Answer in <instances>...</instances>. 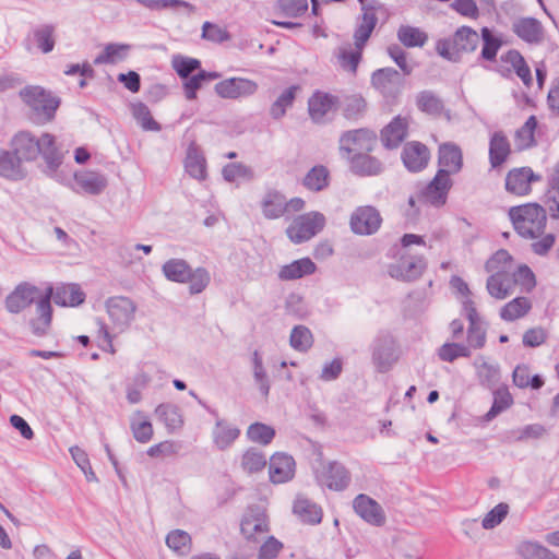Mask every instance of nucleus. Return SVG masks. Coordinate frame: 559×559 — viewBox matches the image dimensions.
<instances>
[{
    "label": "nucleus",
    "mask_w": 559,
    "mask_h": 559,
    "mask_svg": "<svg viewBox=\"0 0 559 559\" xmlns=\"http://www.w3.org/2000/svg\"><path fill=\"white\" fill-rule=\"evenodd\" d=\"M508 214L514 230L521 237L535 239L544 234L547 214L540 204L532 202L512 206Z\"/></svg>",
    "instance_id": "nucleus-1"
},
{
    "label": "nucleus",
    "mask_w": 559,
    "mask_h": 559,
    "mask_svg": "<svg viewBox=\"0 0 559 559\" xmlns=\"http://www.w3.org/2000/svg\"><path fill=\"white\" fill-rule=\"evenodd\" d=\"M22 102L32 110V120L44 124L55 119L61 99L40 85H26L19 92Z\"/></svg>",
    "instance_id": "nucleus-2"
},
{
    "label": "nucleus",
    "mask_w": 559,
    "mask_h": 559,
    "mask_svg": "<svg viewBox=\"0 0 559 559\" xmlns=\"http://www.w3.org/2000/svg\"><path fill=\"white\" fill-rule=\"evenodd\" d=\"M164 276L175 283H189L190 295L201 294L210 284L211 275L205 267L193 270L183 259L173 258L167 260L163 266Z\"/></svg>",
    "instance_id": "nucleus-3"
},
{
    "label": "nucleus",
    "mask_w": 559,
    "mask_h": 559,
    "mask_svg": "<svg viewBox=\"0 0 559 559\" xmlns=\"http://www.w3.org/2000/svg\"><path fill=\"white\" fill-rule=\"evenodd\" d=\"M480 37L471 26L459 27L451 37L440 38L436 43L437 52L448 61L460 62L463 53L474 52Z\"/></svg>",
    "instance_id": "nucleus-4"
},
{
    "label": "nucleus",
    "mask_w": 559,
    "mask_h": 559,
    "mask_svg": "<svg viewBox=\"0 0 559 559\" xmlns=\"http://www.w3.org/2000/svg\"><path fill=\"white\" fill-rule=\"evenodd\" d=\"M370 350L372 364L380 373L390 371L400 357L396 340L384 330L378 332L370 345Z\"/></svg>",
    "instance_id": "nucleus-5"
},
{
    "label": "nucleus",
    "mask_w": 559,
    "mask_h": 559,
    "mask_svg": "<svg viewBox=\"0 0 559 559\" xmlns=\"http://www.w3.org/2000/svg\"><path fill=\"white\" fill-rule=\"evenodd\" d=\"M396 254H400V259L388 266V274L392 278L413 282L421 276L427 266L424 257H407L405 253H401V249L397 246H394L390 249L388 255L395 257Z\"/></svg>",
    "instance_id": "nucleus-6"
},
{
    "label": "nucleus",
    "mask_w": 559,
    "mask_h": 559,
    "mask_svg": "<svg viewBox=\"0 0 559 559\" xmlns=\"http://www.w3.org/2000/svg\"><path fill=\"white\" fill-rule=\"evenodd\" d=\"M338 143L343 157L356 152H373L378 144V135L369 128L347 130L341 134Z\"/></svg>",
    "instance_id": "nucleus-7"
},
{
    "label": "nucleus",
    "mask_w": 559,
    "mask_h": 559,
    "mask_svg": "<svg viewBox=\"0 0 559 559\" xmlns=\"http://www.w3.org/2000/svg\"><path fill=\"white\" fill-rule=\"evenodd\" d=\"M325 226V217L320 212L300 215L286 229V235L294 243H302L319 234Z\"/></svg>",
    "instance_id": "nucleus-8"
},
{
    "label": "nucleus",
    "mask_w": 559,
    "mask_h": 559,
    "mask_svg": "<svg viewBox=\"0 0 559 559\" xmlns=\"http://www.w3.org/2000/svg\"><path fill=\"white\" fill-rule=\"evenodd\" d=\"M453 186L449 171L438 169L435 177L419 191L418 199L435 207L443 206Z\"/></svg>",
    "instance_id": "nucleus-9"
},
{
    "label": "nucleus",
    "mask_w": 559,
    "mask_h": 559,
    "mask_svg": "<svg viewBox=\"0 0 559 559\" xmlns=\"http://www.w3.org/2000/svg\"><path fill=\"white\" fill-rule=\"evenodd\" d=\"M314 477L320 486H325L330 490L343 491L352 480L350 472L346 466L337 461H330L322 464L321 469L314 471Z\"/></svg>",
    "instance_id": "nucleus-10"
},
{
    "label": "nucleus",
    "mask_w": 559,
    "mask_h": 559,
    "mask_svg": "<svg viewBox=\"0 0 559 559\" xmlns=\"http://www.w3.org/2000/svg\"><path fill=\"white\" fill-rule=\"evenodd\" d=\"M382 224L380 212L372 205H362L355 209L349 218V226L354 234L371 236Z\"/></svg>",
    "instance_id": "nucleus-11"
},
{
    "label": "nucleus",
    "mask_w": 559,
    "mask_h": 559,
    "mask_svg": "<svg viewBox=\"0 0 559 559\" xmlns=\"http://www.w3.org/2000/svg\"><path fill=\"white\" fill-rule=\"evenodd\" d=\"M259 85L255 81L233 76L215 84V93L223 99L248 98L258 92Z\"/></svg>",
    "instance_id": "nucleus-12"
},
{
    "label": "nucleus",
    "mask_w": 559,
    "mask_h": 559,
    "mask_svg": "<svg viewBox=\"0 0 559 559\" xmlns=\"http://www.w3.org/2000/svg\"><path fill=\"white\" fill-rule=\"evenodd\" d=\"M270 531L269 516L265 508L250 504L240 522V532L247 540H255V534Z\"/></svg>",
    "instance_id": "nucleus-13"
},
{
    "label": "nucleus",
    "mask_w": 559,
    "mask_h": 559,
    "mask_svg": "<svg viewBox=\"0 0 559 559\" xmlns=\"http://www.w3.org/2000/svg\"><path fill=\"white\" fill-rule=\"evenodd\" d=\"M52 286H48L43 295L36 296V313L37 318L29 320L32 333L37 337H43L48 334V330L52 321V307L51 297Z\"/></svg>",
    "instance_id": "nucleus-14"
},
{
    "label": "nucleus",
    "mask_w": 559,
    "mask_h": 559,
    "mask_svg": "<svg viewBox=\"0 0 559 559\" xmlns=\"http://www.w3.org/2000/svg\"><path fill=\"white\" fill-rule=\"evenodd\" d=\"M542 176L535 174L531 167L513 168L506 176V190L514 195H527L532 191V183L539 181Z\"/></svg>",
    "instance_id": "nucleus-15"
},
{
    "label": "nucleus",
    "mask_w": 559,
    "mask_h": 559,
    "mask_svg": "<svg viewBox=\"0 0 559 559\" xmlns=\"http://www.w3.org/2000/svg\"><path fill=\"white\" fill-rule=\"evenodd\" d=\"M38 294L37 286L28 282H22L5 297V309L13 314L21 313L36 301Z\"/></svg>",
    "instance_id": "nucleus-16"
},
{
    "label": "nucleus",
    "mask_w": 559,
    "mask_h": 559,
    "mask_svg": "<svg viewBox=\"0 0 559 559\" xmlns=\"http://www.w3.org/2000/svg\"><path fill=\"white\" fill-rule=\"evenodd\" d=\"M10 147L22 163L34 162L40 154V138H36L31 131L22 130L11 138Z\"/></svg>",
    "instance_id": "nucleus-17"
},
{
    "label": "nucleus",
    "mask_w": 559,
    "mask_h": 559,
    "mask_svg": "<svg viewBox=\"0 0 559 559\" xmlns=\"http://www.w3.org/2000/svg\"><path fill=\"white\" fill-rule=\"evenodd\" d=\"M401 159L408 171L420 173L428 166L430 151L426 144L419 141H411L405 143Z\"/></svg>",
    "instance_id": "nucleus-18"
},
{
    "label": "nucleus",
    "mask_w": 559,
    "mask_h": 559,
    "mask_svg": "<svg viewBox=\"0 0 559 559\" xmlns=\"http://www.w3.org/2000/svg\"><path fill=\"white\" fill-rule=\"evenodd\" d=\"M108 185L107 178L96 171H75L71 189L78 194L99 195Z\"/></svg>",
    "instance_id": "nucleus-19"
},
{
    "label": "nucleus",
    "mask_w": 559,
    "mask_h": 559,
    "mask_svg": "<svg viewBox=\"0 0 559 559\" xmlns=\"http://www.w3.org/2000/svg\"><path fill=\"white\" fill-rule=\"evenodd\" d=\"M370 153L356 152L355 154L345 155L352 174L358 177H374L383 173V163Z\"/></svg>",
    "instance_id": "nucleus-20"
},
{
    "label": "nucleus",
    "mask_w": 559,
    "mask_h": 559,
    "mask_svg": "<svg viewBox=\"0 0 559 559\" xmlns=\"http://www.w3.org/2000/svg\"><path fill=\"white\" fill-rule=\"evenodd\" d=\"M106 309L111 321L124 328L134 319L136 305L129 297L114 296L106 300Z\"/></svg>",
    "instance_id": "nucleus-21"
},
{
    "label": "nucleus",
    "mask_w": 559,
    "mask_h": 559,
    "mask_svg": "<svg viewBox=\"0 0 559 559\" xmlns=\"http://www.w3.org/2000/svg\"><path fill=\"white\" fill-rule=\"evenodd\" d=\"M296 463L292 455L276 452L270 457L269 475L273 484H284L295 476Z\"/></svg>",
    "instance_id": "nucleus-22"
},
{
    "label": "nucleus",
    "mask_w": 559,
    "mask_h": 559,
    "mask_svg": "<svg viewBox=\"0 0 559 559\" xmlns=\"http://www.w3.org/2000/svg\"><path fill=\"white\" fill-rule=\"evenodd\" d=\"M355 512L368 524L381 526L385 523L382 507L365 493H359L353 501Z\"/></svg>",
    "instance_id": "nucleus-23"
},
{
    "label": "nucleus",
    "mask_w": 559,
    "mask_h": 559,
    "mask_svg": "<svg viewBox=\"0 0 559 559\" xmlns=\"http://www.w3.org/2000/svg\"><path fill=\"white\" fill-rule=\"evenodd\" d=\"M338 104L340 97L318 90L308 99L309 116L313 122L321 123L328 112L337 109Z\"/></svg>",
    "instance_id": "nucleus-24"
},
{
    "label": "nucleus",
    "mask_w": 559,
    "mask_h": 559,
    "mask_svg": "<svg viewBox=\"0 0 559 559\" xmlns=\"http://www.w3.org/2000/svg\"><path fill=\"white\" fill-rule=\"evenodd\" d=\"M408 135V120L400 115L395 116L380 131V139L386 150L397 148Z\"/></svg>",
    "instance_id": "nucleus-25"
},
{
    "label": "nucleus",
    "mask_w": 559,
    "mask_h": 559,
    "mask_svg": "<svg viewBox=\"0 0 559 559\" xmlns=\"http://www.w3.org/2000/svg\"><path fill=\"white\" fill-rule=\"evenodd\" d=\"M45 163V173L53 176L63 163V153L59 150L56 143V136L51 133L45 132L40 136V154Z\"/></svg>",
    "instance_id": "nucleus-26"
},
{
    "label": "nucleus",
    "mask_w": 559,
    "mask_h": 559,
    "mask_svg": "<svg viewBox=\"0 0 559 559\" xmlns=\"http://www.w3.org/2000/svg\"><path fill=\"white\" fill-rule=\"evenodd\" d=\"M439 169L449 171V177L457 174L463 167V154L461 147L453 142H444L438 148Z\"/></svg>",
    "instance_id": "nucleus-27"
},
{
    "label": "nucleus",
    "mask_w": 559,
    "mask_h": 559,
    "mask_svg": "<svg viewBox=\"0 0 559 559\" xmlns=\"http://www.w3.org/2000/svg\"><path fill=\"white\" fill-rule=\"evenodd\" d=\"M374 2L372 1V3L362 7L361 22L355 28V47L358 49H364L378 23V17L374 13L377 9Z\"/></svg>",
    "instance_id": "nucleus-28"
},
{
    "label": "nucleus",
    "mask_w": 559,
    "mask_h": 559,
    "mask_svg": "<svg viewBox=\"0 0 559 559\" xmlns=\"http://www.w3.org/2000/svg\"><path fill=\"white\" fill-rule=\"evenodd\" d=\"M513 33L527 44H540L544 39V26L535 17H521L513 23Z\"/></svg>",
    "instance_id": "nucleus-29"
},
{
    "label": "nucleus",
    "mask_w": 559,
    "mask_h": 559,
    "mask_svg": "<svg viewBox=\"0 0 559 559\" xmlns=\"http://www.w3.org/2000/svg\"><path fill=\"white\" fill-rule=\"evenodd\" d=\"M52 300L60 307H78L85 301L86 294L75 283L52 286Z\"/></svg>",
    "instance_id": "nucleus-30"
},
{
    "label": "nucleus",
    "mask_w": 559,
    "mask_h": 559,
    "mask_svg": "<svg viewBox=\"0 0 559 559\" xmlns=\"http://www.w3.org/2000/svg\"><path fill=\"white\" fill-rule=\"evenodd\" d=\"M293 513L297 519L307 525H318L322 522V508L314 501L298 496L293 503Z\"/></svg>",
    "instance_id": "nucleus-31"
},
{
    "label": "nucleus",
    "mask_w": 559,
    "mask_h": 559,
    "mask_svg": "<svg viewBox=\"0 0 559 559\" xmlns=\"http://www.w3.org/2000/svg\"><path fill=\"white\" fill-rule=\"evenodd\" d=\"M27 176L23 163L13 153V150L0 148V177L11 181H20Z\"/></svg>",
    "instance_id": "nucleus-32"
},
{
    "label": "nucleus",
    "mask_w": 559,
    "mask_h": 559,
    "mask_svg": "<svg viewBox=\"0 0 559 559\" xmlns=\"http://www.w3.org/2000/svg\"><path fill=\"white\" fill-rule=\"evenodd\" d=\"M415 104L417 109L423 114L432 117H439L445 114L447 118L450 119V110L445 109L444 102L431 90H424L417 93Z\"/></svg>",
    "instance_id": "nucleus-33"
},
{
    "label": "nucleus",
    "mask_w": 559,
    "mask_h": 559,
    "mask_svg": "<svg viewBox=\"0 0 559 559\" xmlns=\"http://www.w3.org/2000/svg\"><path fill=\"white\" fill-rule=\"evenodd\" d=\"M262 214L266 219H277L287 212L286 197L276 189H269L261 201Z\"/></svg>",
    "instance_id": "nucleus-34"
},
{
    "label": "nucleus",
    "mask_w": 559,
    "mask_h": 559,
    "mask_svg": "<svg viewBox=\"0 0 559 559\" xmlns=\"http://www.w3.org/2000/svg\"><path fill=\"white\" fill-rule=\"evenodd\" d=\"M511 153L508 138L502 131L492 133L489 142V162L492 168L502 166Z\"/></svg>",
    "instance_id": "nucleus-35"
},
{
    "label": "nucleus",
    "mask_w": 559,
    "mask_h": 559,
    "mask_svg": "<svg viewBox=\"0 0 559 559\" xmlns=\"http://www.w3.org/2000/svg\"><path fill=\"white\" fill-rule=\"evenodd\" d=\"M316 270V263L310 258L306 257L283 265L277 276L281 281H295L313 274Z\"/></svg>",
    "instance_id": "nucleus-36"
},
{
    "label": "nucleus",
    "mask_w": 559,
    "mask_h": 559,
    "mask_svg": "<svg viewBox=\"0 0 559 559\" xmlns=\"http://www.w3.org/2000/svg\"><path fill=\"white\" fill-rule=\"evenodd\" d=\"M155 415L162 421L168 433L180 430L185 424L179 406L171 403H162L155 408Z\"/></svg>",
    "instance_id": "nucleus-37"
},
{
    "label": "nucleus",
    "mask_w": 559,
    "mask_h": 559,
    "mask_svg": "<svg viewBox=\"0 0 559 559\" xmlns=\"http://www.w3.org/2000/svg\"><path fill=\"white\" fill-rule=\"evenodd\" d=\"M240 429L229 426L224 419L216 418L215 427L212 431L213 443L219 451L229 449L239 438Z\"/></svg>",
    "instance_id": "nucleus-38"
},
{
    "label": "nucleus",
    "mask_w": 559,
    "mask_h": 559,
    "mask_svg": "<svg viewBox=\"0 0 559 559\" xmlns=\"http://www.w3.org/2000/svg\"><path fill=\"white\" fill-rule=\"evenodd\" d=\"M221 78V73L216 71L200 70L195 74L182 81L185 96L188 100H193L198 97V91L203 84Z\"/></svg>",
    "instance_id": "nucleus-39"
},
{
    "label": "nucleus",
    "mask_w": 559,
    "mask_h": 559,
    "mask_svg": "<svg viewBox=\"0 0 559 559\" xmlns=\"http://www.w3.org/2000/svg\"><path fill=\"white\" fill-rule=\"evenodd\" d=\"M330 171L324 165L311 167L302 179V186L312 192H320L330 185Z\"/></svg>",
    "instance_id": "nucleus-40"
},
{
    "label": "nucleus",
    "mask_w": 559,
    "mask_h": 559,
    "mask_svg": "<svg viewBox=\"0 0 559 559\" xmlns=\"http://www.w3.org/2000/svg\"><path fill=\"white\" fill-rule=\"evenodd\" d=\"M501 61L512 66L515 74L522 80L525 86L530 87L532 85L533 78L531 69L519 50H508L501 56Z\"/></svg>",
    "instance_id": "nucleus-41"
},
{
    "label": "nucleus",
    "mask_w": 559,
    "mask_h": 559,
    "mask_svg": "<svg viewBox=\"0 0 559 559\" xmlns=\"http://www.w3.org/2000/svg\"><path fill=\"white\" fill-rule=\"evenodd\" d=\"M543 201L550 211V216L559 218V162L555 165L552 174L548 177V189Z\"/></svg>",
    "instance_id": "nucleus-42"
},
{
    "label": "nucleus",
    "mask_w": 559,
    "mask_h": 559,
    "mask_svg": "<svg viewBox=\"0 0 559 559\" xmlns=\"http://www.w3.org/2000/svg\"><path fill=\"white\" fill-rule=\"evenodd\" d=\"M186 171L197 180H204L206 174V159L195 146H189L185 162Z\"/></svg>",
    "instance_id": "nucleus-43"
},
{
    "label": "nucleus",
    "mask_w": 559,
    "mask_h": 559,
    "mask_svg": "<svg viewBox=\"0 0 559 559\" xmlns=\"http://www.w3.org/2000/svg\"><path fill=\"white\" fill-rule=\"evenodd\" d=\"M479 36L483 40V47L478 57L479 60L492 62L496 60L498 51L503 45L501 37L493 34L489 27H483Z\"/></svg>",
    "instance_id": "nucleus-44"
},
{
    "label": "nucleus",
    "mask_w": 559,
    "mask_h": 559,
    "mask_svg": "<svg viewBox=\"0 0 559 559\" xmlns=\"http://www.w3.org/2000/svg\"><path fill=\"white\" fill-rule=\"evenodd\" d=\"M337 108L342 109L343 116L347 120L356 121L364 116L367 109V103L359 94L346 95L342 99L340 98Z\"/></svg>",
    "instance_id": "nucleus-45"
},
{
    "label": "nucleus",
    "mask_w": 559,
    "mask_h": 559,
    "mask_svg": "<svg viewBox=\"0 0 559 559\" xmlns=\"http://www.w3.org/2000/svg\"><path fill=\"white\" fill-rule=\"evenodd\" d=\"M131 46L128 44L110 43L94 59V64H114L127 58Z\"/></svg>",
    "instance_id": "nucleus-46"
},
{
    "label": "nucleus",
    "mask_w": 559,
    "mask_h": 559,
    "mask_svg": "<svg viewBox=\"0 0 559 559\" xmlns=\"http://www.w3.org/2000/svg\"><path fill=\"white\" fill-rule=\"evenodd\" d=\"M299 90V85H290L280 94L270 108V115L273 119L280 120L285 116L287 108L294 105Z\"/></svg>",
    "instance_id": "nucleus-47"
},
{
    "label": "nucleus",
    "mask_w": 559,
    "mask_h": 559,
    "mask_svg": "<svg viewBox=\"0 0 559 559\" xmlns=\"http://www.w3.org/2000/svg\"><path fill=\"white\" fill-rule=\"evenodd\" d=\"M396 36L401 44L406 48L424 47L428 40L426 32L421 31L419 27L411 25H401L397 29Z\"/></svg>",
    "instance_id": "nucleus-48"
},
{
    "label": "nucleus",
    "mask_w": 559,
    "mask_h": 559,
    "mask_svg": "<svg viewBox=\"0 0 559 559\" xmlns=\"http://www.w3.org/2000/svg\"><path fill=\"white\" fill-rule=\"evenodd\" d=\"M532 308V304L526 297H515L507 302L500 310V318L504 321L511 322L521 317H524Z\"/></svg>",
    "instance_id": "nucleus-49"
},
{
    "label": "nucleus",
    "mask_w": 559,
    "mask_h": 559,
    "mask_svg": "<svg viewBox=\"0 0 559 559\" xmlns=\"http://www.w3.org/2000/svg\"><path fill=\"white\" fill-rule=\"evenodd\" d=\"M399 79L400 73L396 69L381 68L371 74V85L381 93H386L392 86L399 84Z\"/></svg>",
    "instance_id": "nucleus-50"
},
{
    "label": "nucleus",
    "mask_w": 559,
    "mask_h": 559,
    "mask_svg": "<svg viewBox=\"0 0 559 559\" xmlns=\"http://www.w3.org/2000/svg\"><path fill=\"white\" fill-rule=\"evenodd\" d=\"M313 334L306 325H295L290 332L289 344L299 352L307 353L313 345Z\"/></svg>",
    "instance_id": "nucleus-51"
},
{
    "label": "nucleus",
    "mask_w": 559,
    "mask_h": 559,
    "mask_svg": "<svg viewBox=\"0 0 559 559\" xmlns=\"http://www.w3.org/2000/svg\"><path fill=\"white\" fill-rule=\"evenodd\" d=\"M266 457L258 448L250 447L245 451L241 457V467L248 474H255L266 466Z\"/></svg>",
    "instance_id": "nucleus-52"
},
{
    "label": "nucleus",
    "mask_w": 559,
    "mask_h": 559,
    "mask_svg": "<svg viewBox=\"0 0 559 559\" xmlns=\"http://www.w3.org/2000/svg\"><path fill=\"white\" fill-rule=\"evenodd\" d=\"M171 66L182 81L203 70L199 59L181 55L173 56Z\"/></svg>",
    "instance_id": "nucleus-53"
},
{
    "label": "nucleus",
    "mask_w": 559,
    "mask_h": 559,
    "mask_svg": "<svg viewBox=\"0 0 559 559\" xmlns=\"http://www.w3.org/2000/svg\"><path fill=\"white\" fill-rule=\"evenodd\" d=\"M513 404V397L508 388H500L493 392V401L484 419L490 421Z\"/></svg>",
    "instance_id": "nucleus-54"
},
{
    "label": "nucleus",
    "mask_w": 559,
    "mask_h": 559,
    "mask_svg": "<svg viewBox=\"0 0 559 559\" xmlns=\"http://www.w3.org/2000/svg\"><path fill=\"white\" fill-rule=\"evenodd\" d=\"M246 435L251 442L267 445L275 438L276 431L270 425L255 421L248 427Z\"/></svg>",
    "instance_id": "nucleus-55"
},
{
    "label": "nucleus",
    "mask_w": 559,
    "mask_h": 559,
    "mask_svg": "<svg viewBox=\"0 0 559 559\" xmlns=\"http://www.w3.org/2000/svg\"><path fill=\"white\" fill-rule=\"evenodd\" d=\"M132 115L143 130L155 132L162 130L160 123L153 118L150 108L144 103L138 102L133 104Z\"/></svg>",
    "instance_id": "nucleus-56"
},
{
    "label": "nucleus",
    "mask_w": 559,
    "mask_h": 559,
    "mask_svg": "<svg viewBox=\"0 0 559 559\" xmlns=\"http://www.w3.org/2000/svg\"><path fill=\"white\" fill-rule=\"evenodd\" d=\"M508 277V270L496 271L487 278L486 287L488 294L496 299H504L509 296V287L504 285Z\"/></svg>",
    "instance_id": "nucleus-57"
},
{
    "label": "nucleus",
    "mask_w": 559,
    "mask_h": 559,
    "mask_svg": "<svg viewBox=\"0 0 559 559\" xmlns=\"http://www.w3.org/2000/svg\"><path fill=\"white\" fill-rule=\"evenodd\" d=\"M53 33L55 26L51 24L40 25L33 31L34 40L43 53L53 50L56 44Z\"/></svg>",
    "instance_id": "nucleus-58"
},
{
    "label": "nucleus",
    "mask_w": 559,
    "mask_h": 559,
    "mask_svg": "<svg viewBox=\"0 0 559 559\" xmlns=\"http://www.w3.org/2000/svg\"><path fill=\"white\" fill-rule=\"evenodd\" d=\"M223 178L228 182H235L239 179L250 181L254 177L253 169L242 163H229L222 169Z\"/></svg>",
    "instance_id": "nucleus-59"
},
{
    "label": "nucleus",
    "mask_w": 559,
    "mask_h": 559,
    "mask_svg": "<svg viewBox=\"0 0 559 559\" xmlns=\"http://www.w3.org/2000/svg\"><path fill=\"white\" fill-rule=\"evenodd\" d=\"M337 59L340 67L343 70L348 71L355 75L362 59V49H358L356 47L355 49L340 48Z\"/></svg>",
    "instance_id": "nucleus-60"
},
{
    "label": "nucleus",
    "mask_w": 559,
    "mask_h": 559,
    "mask_svg": "<svg viewBox=\"0 0 559 559\" xmlns=\"http://www.w3.org/2000/svg\"><path fill=\"white\" fill-rule=\"evenodd\" d=\"M471 355V349L466 345L460 343H444L438 349V357L440 360L447 362H453L460 357L468 358Z\"/></svg>",
    "instance_id": "nucleus-61"
},
{
    "label": "nucleus",
    "mask_w": 559,
    "mask_h": 559,
    "mask_svg": "<svg viewBox=\"0 0 559 559\" xmlns=\"http://www.w3.org/2000/svg\"><path fill=\"white\" fill-rule=\"evenodd\" d=\"M519 552L523 559H559L548 548L533 542H525L521 544Z\"/></svg>",
    "instance_id": "nucleus-62"
},
{
    "label": "nucleus",
    "mask_w": 559,
    "mask_h": 559,
    "mask_svg": "<svg viewBox=\"0 0 559 559\" xmlns=\"http://www.w3.org/2000/svg\"><path fill=\"white\" fill-rule=\"evenodd\" d=\"M166 544L174 551L186 555L190 551L191 537L185 531L175 530L166 536Z\"/></svg>",
    "instance_id": "nucleus-63"
},
{
    "label": "nucleus",
    "mask_w": 559,
    "mask_h": 559,
    "mask_svg": "<svg viewBox=\"0 0 559 559\" xmlns=\"http://www.w3.org/2000/svg\"><path fill=\"white\" fill-rule=\"evenodd\" d=\"M508 513L509 504L506 502H500L485 515L481 521V526L485 530H492L507 518Z\"/></svg>",
    "instance_id": "nucleus-64"
}]
</instances>
